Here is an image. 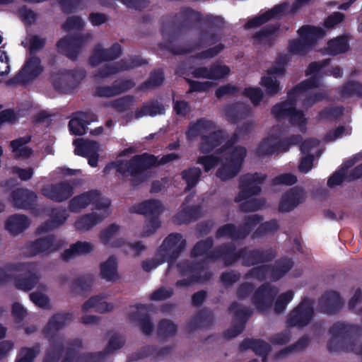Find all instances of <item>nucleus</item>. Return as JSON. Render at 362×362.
<instances>
[{"instance_id":"nucleus-1","label":"nucleus","mask_w":362,"mask_h":362,"mask_svg":"<svg viewBox=\"0 0 362 362\" xmlns=\"http://www.w3.org/2000/svg\"><path fill=\"white\" fill-rule=\"evenodd\" d=\"M203 21L200 12L191 8H182L180 11L173 16H164L161 19L160 32L164 39L168 42L159 45L160 49L168 50L174 55H183L197 50L207 48L196 53L193 58L197 59H212L222 52L226 46L219 42L222 36L216 32H210L206 28H200L197 40L189 45L188 47L177 46L173 41L177 37L183 30L189 29L192 23ZM204 22L209 29L215 28L220 30L224 28L225 21L219 16L207 15Z\"/></svg>"},{"instance_id":"nucleus-2","label":"nucleus","mask_w":362,"mask_h":362,"mask_svg":"<svg viewBox=\"0 0 362 362\" xmlns=\"http://www.w3.org/2000/svg\"><path fill=\"white\" fill-rule=\"evenodd\" d=\"M180 158V156L174 153L164 155L160 160L153 154L143 153L134 155L127 160L110 162L104 168L103 173L105 174H110L112 170H115L123 176L130 175L132 185L137 186L145 180L144 176L145 170L167 164Z\"/></svg>"},{"instance_id":"nucleus-3","label":"nucleus","mask_w":362,"mask_h":362,"mask_svg":"<svg viewBox=\"0 0 362 362\" xmlns=\"http://www.w3.org/2000/svg\"><path fill=\"white\" fill-rule=\"evenodd\" d=\"M317 87L319 78L316 76L298 83L288 90L287 100L272 107V115L278 120L288 119L290 124L298 125L302 132H305L308 119L302 110L296 109L297 99L300 94Z\"/></svg>"},{"instance_id":"nucleus-4","label":"nucleus","mask_w":362,"mask_h":362,"mask_svg":"<svg viewBox=\"0 0 362 362\" xmlns=\"http://www.w3.org/2000/svg\"><path fill=\"white\" fill-rule=\"evenodd\" d=\"M361 327L356 325H346L341 322H335L329 329L331 338L327 342L329 352L354 351L356 343L351 337L358 334Z\"/></svg>"},{"instance_id":"nucleus-5","label":"nucleus","mask_w":362,"mask_h":362,"mask_svg":"<svg viewBox=\"0 0 362 362\" xmlns=\"http://www.w3.org/2000/svg\"><path fill=\"white\" fill-rule=\"evenodd\" d=\"M134 212L144 215L146 223L142 231V237L153 234L161 225L160 216L163 211L161 202L158 199L145 200L133 206Z\"/></svg>"},{"instance_id":"nucleus-6","label":"nucleus","mask_w":362,"mask_h":362,"mask_svg":"<svg viewBox=\"0 0 362 362\" xmlns=\"http://www.w3.org/2000/svg\"><path fill=\"white\" fill-rule=\"evenodd\" d=\"M177 267L181 276L189 274L188 277L176 281L175 285L177 287L188 286L194 283H204L212 277V272L210 271H205L202 274L204 270V261L185 259L177 263Z\"/></svg>"},{"instance_id":"nucleus-7","label":"nucleus","mask_w":362,"mask_h":362,"mask_svg":"<svg viewBox=\"0 0 362 362\" xmlns=\"http://www.w3.org/2000/svg\"><path fill=\"white\" fill-rule=\"evenodd\" d=\"M247 150L243 146H235L230 151L224 154V162L217 170L216 176L223 181L230 180L240 171Z\"/></svg>"},{"instance_id":"nucleus-8","label":"nucleus","mask_w":362,"mask_h":362,"mask_svg":"<svg viewBox=\"0 0 362 362\" xmlns=\"http://www.w3.org/2000/svg\"><path fill=\"white\" fill-rule=\"evenodd\" d=\"M13 271L19 272L13 276L15 286L22 291L32 290L40 281V274L37 265L34 263H18L11 265Z\"/></svg>"},{"instance_id":"nucleus-9","label":"nucleus","mask_w":362,"mask_h":362,"mask_svg":"<svg viewBox=\"0 0 362 362\" xmlns=\"http://www.w3.org/2000/svg\"><path fill=\"white\" fill-rule=\"evenodd\" d=\"M44 71L40 57L33 55L27 58L21 70L8 80L7 84L14 86L28 84L37 78Z\"/></svg>"},{"instance_id":"nucleus-10","label":"nucleus","mask_w":362,"mask_h":362,"mask_svg":"<svg viewBox=\"0 0 362 362\" xmlns=\"http://www.w3.org/2000/svg\"><path fill=\"white\" fill-rule=\"evenodd\" d=\"M90 38L89 34L67 35L57 41V47L60 54L65 55L71 61H76L78 59L83 47Z\"/></svg>"},{"instance_id":"nucleus-11","label":"nucleus","mask_w":362,"mask_h":362,"mask_svg":"<svg viewBox=\"0 0 362 362\" xmlns=\"http://www.w3.org/2000/svg\"><path fill=\"white\" fill-rule=\"evenodd\" d=\"M148 64L146 59L139 55H131L128 58H123L115 64H105L99 68L95 73V78H105L110 76L122 71H129L142 65Z\"/></svg>"},{"instance_id":"nucleus-12","label":"nucleus","mask_w":362,"mask_h":362,"mask_svg":"<svg viewBox=\"0 0 362 362\" xmlns=\"http://www.w3.org/2000/svg\"><path fill=\"white\" fill-rule=\"evenodd\" d=\"M313 315V301L305 298L289 313L286 319V325L288 327L303 328L310 324Z\"/></svg>"},{"instance_id":"nucleus-13","label":"nucleus","mask_w":362,"mask_h":362,"mask_svg":"<svg viewBox=\"0 0 362 362\" xmlns=\"http://www.w3.org/2000/svg\"><path fill=\"white\" fill-rule=\"evenodd\" d=\"M267 176L259 173H247L240 178V191L235 198V202H240L261 192V187Z\"/></svg>"},{"instance_id":"nucleus-14","label":"nucleus","mask_w":362,"mask_h":362,"mask_svg":"<svg viewBox=\"0 0 362 362\" xmlns=\"http://www.w3.org/2000/svg\"><path fill=\"white\" fill-rule=\"evenodd\" d=\"M228 310L230 313L233 314L234 320L231 327L224 331L223 336L227 339H231L244 331L252 312L248 308L243 307L237 302H233Z\"/></svg>"},{"instance_id":"nucleus-15","label":"nucleus","mask_w":362,"mask_h":362,"mask_svg":"<svg viewBox=\"0 0 362 362\" xmlns=\"http://www.w3.org/2000/svg\"><path fill=\"white\" fill-rule=\"evenodd\" d=\"M277 252L272 247L250 249L248 247H241V264L244 267H252L259 264H264L273 261Z\"/></svg>"},{"instance_id":"nucleus-16","label":"nucleus","mask_w":362,"mask_h":362,"mask_svg":"<svg viewBox=\"0 0 362 362\" xmlns=\"http://www.w3.org/2000/svg\"><path fill=\"white\" fill-rule=\"evenodd\" d=\"M186 240L180 233H172L163 240L158 255H166L168 266L171 267L186 247Z\"/></svg>"},{"instance_id":"nucleus-17","label":"nucleus","mask_w":362,"mask_h":362,"mask_svg":"<svg viewBox=\"0 0 362 362\" xmlns=\"http://www.w3.org/2000/svg\"><path fill=\"white\" fill-rule=\"evenodd\" d=\"M125 343L123 337L113 334L103 351L81 354L76 362H104L105 358L114 351L121 349Z\"/></svg>"},{"instance_id":"nucleus-18","label":"nucleus","mask_w":362,"mask_h":362,"mask_svg":"<svg viewBox=\"0 0 362 362\" xmlns=\"http://www.w3.org/2000/svg\"><path fill=\"white\" fill-rule=\"evenodd\" d=\"M278 292L276 286L264 283L254 291L252 302L258 310L264 312L272 307Z\"/></svg>"},{"instance_id":"nucleus-19","label":"nucleus","mask_w":362,"mask_h":362,"mask_svg":"<svg viewBox=\"0 0 362 362\" xmlns=\"http://www.w3.org/2000/svg\"><path fill=\"white\" fill-rule=\"evenodd\" d=\"M41 194L46 198L57 203L69 199L74 194L73 186L67 181L44 185Z\"/></svg>"},{"instance_id":"nucleus-20","label":"nucleus","mask_w":362,"mask_h":362,"mask_svg":"<svg viewBox=\"0 0 362 362\" xmlns=\"http://www.w3.org/2000/svg\"><path fill=\"white\" fill-rule=\"evenodd\" d=\"M211 262L222 259L225 266L233 265L238 259H241V248L237 250L233 243H222L214 247V252L211 253Z\"/></svg>"},{"instance_id":"nucleus-21","label":"nucleus","mask_w":362,"mask_h":362,"mask_svg":"<svg viewBox=\"0 0 362 362\" xmlns=\"http://www.w3.org/2000/svg\"><path fill=\"white\" fill-rule=\"evenodd\" d=\"M305 197V192L303 189L297 187L289 189L281 197L279 211L282 213L293 211L304 202Z\"/></svg>"},{"instance_id":"nucleus-22","label":"nucleus","mask_w":362,"mask_h":362,"mask_svg":"<svg viewBox=\"0 0 362 362\" xmlns=\"http://www.w3.org/2000/svg\"><path fill=\"white\" fill-rule=\"evenodd\" d=\"M344 302L339 293L334 291H326L318 301V310L320 313L335 314L342 308Z\"/></svg>"},{"instance_id":"nucleus-23","label":"nucleus","mask_w":362,"mask_h":362,"mask_svg":"<svg viewBox=\"0 0 362 362\" xmlns=\"http://www.w3.org/2000/svg\"><path fill=\"white\" fill-rule=\"evenodd\" d=\"M122 54V47L117 43H114L110 48H100L98 45L95 48L93 54L89 57V64L95 66L102 62L115 60Z\"/></svg>"},{"instance_id":"nucleus-24","label":"nucleus","mask_w":362,"mask_h":362,"mask_svg":"<svg viewBox=\"0 0 362 362\" xmlns=\"http://www.w3.org/2000/svg\"><path fill=\"white\" fill-rule=\"evenodd\" d=\"M11 197L13 206L20 209H33L37 202V194L31 190L24 188L14 189Z\"/></svg>"},{"instance_id":"nucleus-25","label":"nucleus","mask_w":362,"mask_h":362,"mask_svg":"<svg viewBox=\"0 0 362 362\" xmlns=\"http://www.w3.org/2000/svg\"><path fill=\"white\" fill-rule=\"evenodd\" d=\"M226 139V132L223 129L213 131L207 135H202L199 144V151L203 154H208L220 146Z\"/></svg>"},{"instance_id":"nucleus-26","label":"nucleus","mask_w":362,"mask_h":362,"mask_svg":"<svg viewBox=\"0 0 362 362\" xmlns=\"http://www.w3.org/2000/svg\"><path fill=\"white\" fill-rule=\"evenodd\" d=\"M55 236L49 235L29 243L27 248L32 255L48 254L55 252L59 248V247L55 244Z\"/></svg>"},{"instance_id":"nucleus-27","label":"nucleus","mask_w":362,"mask_h":362,"mask_svg":"<svg viewBox=\"0 0 362 362\" xmlns=\"http://www.w3.org/2000/svg\"><path fill=\"white\" fill-rule=\"evenodd\" d=\"M214 320V313L211 310L207 308L202 309L187 322L186 330L190 333L198 329L208 328L213 325Z\"/></svg>"},{"instance_id":"nucleus-28","label":"nucleus","mask_w":362,"mask_h":362,"mask_svg":"<svg viewBox=\"0 0 362 362\" xmlns=\"http://www.w3.org/2000/svg\"><path fill=\"white\" fill-rule=\"evenodd\" d=\"M136 311L129 314V319L134 322H138L141 332L146 335H150L153 331V323L152 319L148 313L141 314L140 310H146L147 307L145 304L136 303L134 305Z\"/></svg>"},{"instance_id":"nucleus-29","label":"nucleus","mask_w":362,"mask_h":362,"mask_svg":"<svg viewBox=\"0 0 362 362\" xmlns=\"http://www.w3.org/2000/svg\"><path fill=\"white\" fill-rule=\"evenodd\" d=\"M187 199V197L182 205V209L173 216V222L176 224H187L197 221L202 216V208L199 205L184 206L185 202H188Z\"/></svg>"},{"instance_id":"nucleus-30","label":"nucleus","mask_w":362,"mask_h":362,"mask_svg":"<svg viewBox=\"0 0 362 362\" xmlns=\"http://www.w3.org/2000/svg\"><path fill=\"white\" fill-rule=\"evenodd\" d=\"M214 240L212 237H207L204 240H199L193 246L190 251L192 258L204 257L199 261H204V269L208 266V262H211L210 255L214 252Z\"/></svg>"},{"instance_id":"nucleus-31","label":"nucleus","mask_w":362,"mask_h":362,"mask_svg":"<svg viewBox=\"0 0 362 362\" xmlns=\"http://www.w3.org/2000/svg\"><path fill=\"white\" fill-rule=\"evenodd\" d=\"M100 194V192L98 190L91 189L75 196L69 201V210L71 212H80L81 209L86 208L94 202Z\"/></svg>"},{"instance_id":"nucleus-32","label":"nucleus","mask_w":362,"mask_h":362,"mask_svg":"<svg viewBox=\"0 0 362 362\" xmlns=\"http://www.w3.org/2000/svg\"><path fill=\"white\" fill-rule=\"evenodd\" d=\"M31 138L30 135H27L10 141L9 146L16 159H28L32 156L33 148L26 146L31 141Z\"/></svg>"},{"instance_id":"nucleus-33","label":"nucleus","mask_w":362,"mask_h":362,"mask_svg":"<svg viewBox=\"0 0 362 362\" xmlns=\"http://www.w3.org/2000/svg\"><path fill=\"white\" fill-rule=\"evenodd\" d=\"M72 315L69 313H58L49 320L43 329L47 337L54 336L59 329H62L68 321H71Z\"/></svg>"},{"instance_id":"nucleus-34","label":"nucleus","mask_w":362,"mask_h":362,"mask_svg":"<svg viewBox=\"0 0 362 362\" xmlns=\"http://www.w3.org/2000/svg\"><path fill=\"white\" fill-rule=\"evenodd\" d=\"M250 112L251 109L242 103H234L224 108L226 119L232 124H235L239 120L245 119L250 115Z\"/></svg>"},{"instance_id":"nucleus-35","label":"nucleus","mask_w":362,"mask_h":362,"mask_svg":"<svg viewBox=\"0 0 362 362\" xmlns=\"http://www.w3.org/2000/svg\"><path fill=\"white\" fill-rule=\"evenodd\" d=\"M300 37L313 48L317 41L325 35V30L320 27L310 25L301 26L297 31Z\"/></svg>"},{"instance_id":"nucleus-36","label":"nucleus","mask_w":362,"mask_h":362,"mask_svg":"<svg viewBox=\"0 0 362 362\" xmlns=\"http://www.w3.org/2000/svg\"><path fill=\"white\" fill-rule=\"evenodd\" d=\"M30 224V221L27 216L13 214L7 218L5 228L11 234L16 235L26 230Z\"/></svg>"},{"instance_id":"nucleus-37","label":"nucleus","mask_w":362,"mask_h":362,"mask_svg":"<svg viewBox=\"0 0 362 362\" xmlns=\"http://www.w3.org/2000/svg\"><path fill=\"white\" fill-rule=\"evenodd\" d=\"M94 250V246L88 242L77 241L71 244L69 248L65 250L62 254V259L64 261L69 259L80 255H85Z\"/></svg>"},{"instance_id":"nucleus-38","label":"nucleus","mask_w":362,"mask_h":362,"mask_svg":"<svg viewBox=\"0 0 362 362\" xmlns=\"http://www.w3.org/2000/svg\"><path fill=\"white\" fill-rule=\"evenodd\" d=\"M69 76L67 71L59 70L57 73L52 75V81L54 88L62 93H71L74 90L72 86V81L68 78Z\"/></svg>"},{"instance_id":"nucleus-39","label":"nucleus","mask_w":362,"mask_h":362,"mask_svg":"<svg viewBox=\"0 0 362 362\" xmlns=\"http://www.w3.org/2000/svg\"><path fill=\"white\" fill-rule=\"evenodd\" d=\"M216 129V123L204 117L198 119L195 122L190 123L186 133L188 139L197 137L203 131L207 132Z\"/></svg>"},{"instance_id":"nucleus-40","label":"nucleus","mask_w":362,"mask_h":362,"mask_svg":"<svg viewBox=\"0 0 362 362\" xmlns=\"http://www.w3.org/2000/svg\"><path fill=\"white\" fill-rule=\"evenodd\" d=\"M73 144L75 146V154L82 157H87L99 150L98 143L90 139H77L74 141Z\"/></svg>"},{"instance_id":"nucleus-41","label":"nucleus","mask_w":362,"mask_h":362,"mask_svg":"<svg viewBox=\"0 0 362 362\" xmlns=\"http://www.w3.org/2000/svg\"><path fill=\"white\" fill-rule=\"evenodd\" d=\"M67 219L66 211H57L53 212L51 219L45 221L37 227L36 233L40 234L42 233L48 232L62 225Z\"/></svg>"},{"instance_id":"nucleus-42","label":"nucleus","mask_w":362,"mask_h":362,"mask_svg":"<svg viewBox=\"0 0 362 362\" xmlns=\"http://www.w3.org/2000/svg\"><path fill=\"white\" fill-rule=\"evenodd\" d=\"M165 113V107L163 105L157 100H152L150 102L144 103L140 109L136 110L134 117L136 119H139L146 115L155 117L156 115H163Z\"/></svg>"},{"instance_id":"nucleus-43","label":"nucleus","mask_w":362,"mask_h":362,"mask_svg":"<svg viewBox=\"0 0 362 362\" xmlns=\"http://www.w3.org/2000/svg\"><path fill=\"white\" fill-rule=\"evenodd\" d=\"M349 49V39L346 35H340L327 42L326 50L332 56H336L348 52Z\"/></svg>"},{"instance_id":"nucleus-44","label":"nucleus","mask_w":362,"mask_h":362,"mask_svg":"<svg viewBox=\"0 0 362 362\" xmlns=\"http://www.w3.org/2000/svg\"><path fill=\"white\" fill-rule=\"evenodd\" d=\"M173 346L168 345L160 349L155 345H147L141 349L135 354V359H140L150 356H154L156 358H160L170 354L173 350Z\"/></svg>"},{"instance_id":"nucleus-45","label":"nucleus","mask_w":362,"mask_h":362,"mask_svg":"<svg viewBox=\"0 0 362 362\" xmlns=\"http://www.w3.org/2000/svg\"><path fill=\"white\" fill-rule=\"evenodd\" d=\"M215 235L217 239L228 237L232 240H243L245 238V233H241L240 226H236L233 223H226L219 227Z\"/></svg>"},{"instance_id":"nucleus-46","label":"nucleus","mask_w":362,"mask_h":362,"mask_svg":"<svg viewBox=\"0 0 362 362\" xmlns=\"http://www.w3.org/2000/svg\"><path fill=\"white\" fill-rule=\"evenodd\" d=\"M105 216H101L95 212L83 215L75 222V227L78 230L86 231L100 223Z\"/></svg>"},{"instance_id":"nucleus-47","label":"nucleus","mask_w":362,"mask_h":362,"mask_svg":"<svg viewBox=\"0 0 362 362\" xmlns=\"http://www.w3.org/2000/svg\"><path fill=\"white\" fill-rule=\"evenodd\" d=\"M293 261L291 258L282 257L277 259L271 266V276L273 279L279 280L287 274L293 267Z\"/></svg>"},{"instance_id":"nucleus-48","label":"nucleus","mask_w":362,"mask_h":362,"mask_svg":"<svg viewBox=\"0 0 362 362\" xmlns=\"http://www.w3.org/2000/svg\"><path fill=\"white\" fill-rule=\"evenodd\" d=\"M100 276L107 281H113L117 278V262L116 257L111 255L108 259L100 265Z\"/></svg>"},{"instance_id":"nucleus-49","label":"nucleus","mask_w":362,"mask_h":362,"mask_svg":"<svg viewBox=\"0 0 362 362\" xmlns=\"http://www.w3.org/2000/svg\"><path fill=\"white\" fill-rule=\"evenodd\" d=\"M94 281L93 275L91 274H86L79 276L75 279L71 283V288L74 293L82 294L90 292Z\"/></svg>"},{"instance_id":"nucleus-50","label":"nucleus","mask_w":362,"mask_h":362,"mask_svg":"<svg viewBox=\"0 0 362 362\" xmlns=\"http://www.w3.org/2000/svg\"><path fill=\"white\" fill-rule=\"evenodd\" d=\"M202 174V170L198 167H190L181 172V177L187 184L185 191H189L196 187Z\"/></svg>"},{"instance_id":"nucleus-51","label":"nucleus","mask_w":362,"mask_h":362,"mask_svg":"<svg viewBox=\"0 0 362 362\" xmlns=\"http://www.w3.org/2000/svg\"><path fill=\"white\" fill-rule=\"evenodd\" d=\"M113 308L112 303L103 302L102 298L98 296H92L82 305V310L84 313L90 308H95L96 311L103 313L112 310Z\"/></svg>"},{"instance_id":"nucleus-52","label":"nucleus","mask_w":362,"mask_h":362,"mask_svg":"<svg viewBox=\"0 0 362 362\" xmlns=\"http://www.w3.org/2000/svg\"><path fill=\"white\" fill-rule=\"evenodd\" d=\"M86 113L79 112L76 117L71 119L69 122V129L71 134L81 136L86 133V127L89 122L86 121Z\"/></svg>"},{"instance_id":"nucleus-53","label":"nucleus","mask_w":362,"mask_h":362,"mask_svg":"<svg viewBox=\"0 0 362 362\" xmlns=\"http://www.w3.org/2000/svg\"><path fill=\"white\" fill-rule=\"evenodd\" d=\"M83 348V341L81 339L76 338L67 342L65 349V356L61 362H74L77 361L78 351Z\"/></svg>"},{"instance_id":"nucleus-54","label":"nucleus","mask_w":362,"mask_h":362,"mask_svg":"<svg viewBox=\"0 0 362 362\" xmlns=\"http://www.w3.org/2000/svg\"><path fill=\"white\" fill-rule=\"evenodd\" d=\"M164 73L161 69H155L151 72L148 80L141 83L138 90L144 91L148 88H153L160 86L164 81Z\"/></svg>"},{"instance_id":"nucleus-55","label":"nucleus","mask_w":362,"mask_h":362,"mask_svg":"<svg viewBox=\"0 0 362 362\" xmlns=\"http://www.w3.org/2000/svg\"><path fill=\"white\" fill-rule=\"evenodd\" d=\"M338 92L342 98L352 96L362 97V83L349 81L338 88Z\"/></svg>"},{"instance_id":"nucleus-56","label":"nucleus","mask_w":362,"mask_h":362,"mask_svg":"<svg viewBox=\"0 0 362 362\" xmlns=\"http://www.w3.org/2000/svg\"><path fill=\"white\" fill-rule=\"evenodd\" d=\"M177 326L172 320L162 319L159 321L157 327V334L160 338L166 339L176 334Z\"/></svg>"},{"instance_id":"nucleus-57","label":"nucleus","mask_w":362,"mask_h":362,"mask_svg":"<svg viewBox=\"0 0 362 362\" xmlns=\"http://www.w3.org/2000/svg\"><path fill=\"white\" fill-rule=\"evenodd\" d=\"M344 114V107L342 105L327 107L323 108L318 113L320 120L335 121L342 117Z\"/></svg>"},{"instance_id":"nucleus-58","label":"nucleus","mask_w":362,"mask_h":362,"mask_svg":"<svg viewBox=\"0 0 362 362\" xmlns=\"http://www.w3.org/2000/svg\"><path fill=\"white\" fill-rule=\"evenodd\" d=\"M50 345L47 349L43 362H59L64 351V346L62 343H57L49 340Z\"/></svg>"},{"instance_id":"nucleus-59","label":"nucleus","mask_w":362,"mask_h":362,"mask_svg":"<svg viewBox=\"0 0 362 362\" xmlns=\"http://www.w3.org/2000/svg\"><path fill=\"white\" fill-rule=\"evenodd\" d=\"M310 339L308 335L302 336L294 344L280 350L276 354V358L284 357L294 351H302L305 349L310 344Z\"/></svg>"},{"instance_id":"nucleus-60","label":"nucleus","mask_w":362,"mask_h":362,"mask_svg":"<svg viewBox=\"0 0 362 362\" xmlns=\"http://www.w3.org/2000/svg\"><path fill=\"white\" fill-rule=\"evenodd\" d=\"M280 29V23H276L275 24H269L261 28L259 31L256 32L253 35V39L264 40L269 39L270 45L273 44L274 39L271 40L273 35H275Z\"/></svg>"},{"instance_id":"nucleus-61","label":"nucleus","mask_w":362,"mask_h":362,"mask_svg":"<svg viewBox=\"0 0 362 362\" xmlns=\"http://www.w3.org/2000/svg\"><path fill=\"white\" fill-rule=\"evenodd\" d=\"M39 353V344H36L33 347H22L17 355L15 362H33Z\"/></svg>"},{"instance_id":"nucleus-62","label":"nucleus","mask_w":362,"mask_h":362,"mask_svg":"<svg viewBox=\"0 0 362 362\" xmlns=\"http://www.w3.org/2000/svg\"><path fill=\"white\" fill-rule=\"evenodd\" d=\"M210 80L218 81L227 77L230 69L228 66L216 62L210 66Z\"/></svg>"},{"instance_id":"nucleus-63","label":"nucleus","mask_w":362,"mask_h":362,"mask_svg":"<svg viewBox=\"0 0 362 362\" xmlns=\"http://www.w3.org/2000/svg\"><path fill=\"white\" fill-rule=\"evenodd\" d=\"M134 103L133 95H125L114 100L110 103V106L117 112L123 113L129 110Z\"/></svg>"},{"instance_id":"nucleus-64","label":"nucleus","mask_w":362,"mask_h":362,"mask_svg":"<svg viewBox=\"0 0 362 362\" xmlns=\"http://www.w3.org/2000/svg\"><path fill=\"white\" fill-rule=\"evenodd\" d=\"M310 49V45L300 37L288 42V50L293 54L305 55Z\"/></svg>"}]
</instances>
